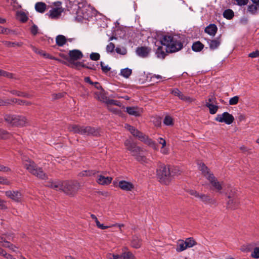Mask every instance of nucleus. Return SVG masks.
<instances>
[{
	"instance_id": "9",
	"label": "nucleus",
	"mask_w": 259,
	"mask_h": 259,
	"mask_svg": "<svg viewBox=\"0 0 259 259\" xmlns=\"http://www.w3.org/2000/svg\"><path fill=\"white\" fill-rule=\"evenodd\" d=\"M215 120L220 122H225L227 124H230L234 120V118L232 114L225 112L222 114H218L215 118Z\"/></svg>"
},
{
	"instance_id": "29",
	"label": "nucleus",
	"mask_w": 259,
	"mask_h": 259,
	"mask_svg": "<svg viewBox=\"0 0 259 259\" xmlns=\"http://www.w3.org/2000/svg\"><path fill=\"white\" fill-rule=\"evenodd\" d=\"M2 42L7 47L13 48V47H20L22 46V42H11L9 41L3 40Z\"/></svg>"
},
{
	"instance_id": "46",
	"label": "nucleus",
	"mask_w": 259,
	"mask_h": 259,
	"mask_svg": "<svg viewBox=\"0 0 259 259\" xmlns=\"http://www.w3.org/2000/svg\"><path fill=\"white\" fill-rule=\"evenodd\" d=\"M18 18L22 22H25L28 20V17L24 12L20 13L18 15Z\"/></svg>"
},
{
	"instance_id": "53",
	"label": "nucleus",
	"mask_w": 259,
	"mask_h": 259,
	"mask_svg": "<svg viewBox=\"0 0 259 259\" xmlns=\"http://www.w3.org/2000/svg\"><path fill=\"white\" fill-rule=\"evenodd\" d=\"M238 101L239 97L237 96H234L229 100V104L231 105H236L238 103Z\"/></svg>"
},
{
	"instance_id": "5",
	"label": "nucleus",
	"mask_w": 259,
	"mask_h": 259,
	"mask_svg": "<svg viewBox=\"0 0 259 259\" xmlns=\"http://www.w3.org/2000/svg\"><path fill=\"white\" fill-rule=\"evenodd\" d=\"M156 176L160 183L168 185L170 182V167L160 163L156 169Z\"/></svg>"
},
{
	"instance_id": "59",
	"label": "nucleus",
	"mask_w": 259,
	"mask_h": 259,
	"mask_svg": "<svg viewBox=\"0 0 259 259\" xmlns=\"http://www.w3.org/2000/svg\"><path fill=\"white\" fill-rule=\"evenodd\" d=\"M85 66L86 67H84L85 68L96 70V68L98 66V64L95 65V64H92L91 63H88L87 64H85Z\"/></svg>"
},
{
	"instance_id": "54",
	"label": "nucleus",
	"mask_w": 259,
	"mask_h": 259,
	"mask_svg": "<svg viewBox=\"0 0 259 259\" xmlns=\"http://www.w3.org/2000/svg\"><path fill=\"white\" fill-rule=\"evenodd\" d=\"M115 49V45L113 43L110 42L106 46V51L108 53H112Z\"/></svg>"
},
{
	"instance_id": "27",
	"label": "nucleus",
	"mask_w": 259,
	"mask_h": 259,
	"mask_svg": "<svg viewBox=\"0 0 259 259\" xmlns=\"http://www.w3.org/2000/svg\"><path fill=\"white\" fill-rule=\"evenodd\" d=\"M199 168L200 170L201 171L204 176L206 177L207 179H208V176L213 175V174L210 172L209 169L203 163H200L199 164Z\"/></svg>"
},
{
	"instance_id": "62",
	"label": "nucleus",
	"mask_w": 259,
	"mask_h": 259,
	"mask_svg": "<svg viewBox=\"0 0 259 259\" xmlns=\"http://www.w3.org/2000/svg\"><path fill=\"white\" fill-rule=\"evenodd\" d=\"M207 103H210L212 104L216 103V98L213 95H210L208 96V102Z\"/></svg>"
},
{
	"instance_id": "64",
	"label": "nucleus",
	"mask_w": 259,
	"mask_h": 259,
	"mask_svg": "<svg viewBox=\"0 0 259 259\" xmlns=\"http://www.w3.org/2000/svg\"><path fill=\"white\" fill-rule=\"evenodd\" d=\"M248 57L250 58H256L259 57V51L256 50L251 52L248 55Z\"/></svg>"
},
{
	"instance_id": "56",
	"label": "nucleus",
	"mask_w": 259,
	"mask_h": 259,
	"mask_svg": "<svg viewBox=\"0 0 259 259\" xmlns=\"http://www.w3.org/2000/svg\"><path fill=\"white\" fill-rule=\"evenodd\" d=\"M100 65L103 72L107 73L110 70V67L108 65H105L103 62H100Z\"/></svg>"
},
{
	"instance_id": "1",
	"label": "nucleus",
	"mask_w": 259,
	"mask_h": 259,
	"mask_svg": "<svg viewBox=\"0 0 259 259\" xmlns=\"http://www.w3.org/2000/svg\"><path fill=\"white\" fill-rule=\"evenodd\" d=\"M183 37L180 35L163 36L159 42L160 45H157L156 50L157 57L163 59L168 53H175L181 50L183 47Z\"/></svg>"
},
{
	"instance_id": "25",
	"label": "nucleus",
	"mask_w": 259,
	"mask_h": 259,
	"mask_svg": "<svg viewBox=\"0 0 259 259\" xmlns=\"http://www.w3.org/2000/svg\"><path fill=\"white\" fill-rule=\"evenodd\" d=\"M209 48L211 50L217 49L221 43V37H218L214 39L209 40L208 42Z\"/></svg>"
},
{
	"instance_id": "23",
	"label": "nucleus",
	"mask_w": 259,
	"mask_h": 259,
	"mask_svg": "<svg viewBox=\"0 0 259 259\" xmlns=\"http://www.w3.org/2000/svg\"><path fill=\"white\" fill-rule=\"evenodd\" d=\"M95 98L101 102L106 103L108 98L104 90L95 93Z\"/></svg>"
},
{
	"instance_id": "58",
	"label": "nucleus",
	"mask_w": 259,
	"mask_h": 259,
	"mask_svg": "<svg viewBox=\"0 0 259 259\" xmlns=\"http://www.w3.org/2000/svg\"><path fill=\"white\" fill-rule=\"evenodd\" d=\"M11 171V169L10 167L5 166L1 163H0V171L7 172Z\"/></svg>"
},
{
	"instance_id": "37",
	"label": "nucleus",
	"mask_w": 259,
	"mask_h": 259,
	"mask_svg": "<svg viewBox=\"0 0 259 259\" xmlns=\"http://www.w3.org/2000/svg\"><path fill=\"white\" fill-rule=\"evenodd\" d=\"M223 16L227 19H231L234 16V12L231 9H227L223 12Z\"/></svg>"
},
{
	"instance_id": "4",
	"label": "nucleus",
	"mask_w": 259,
	"mask_h": 259,
	"mask_svg": "<svg viewBox=\"0 0 259 259\" xmlns=\"http://www.w3.org/2000/svg\"><path fill=\"white\" fill-rule=\"evenodd\" d=\"M4 118V120L11 126L22 127L28 123L27 119L23 115L6 114Z\"/></svg>"
},
{
	"instance_id": "61",
	"label": "nucleus",
	"mask_w": 259,
	"mask_h": 259,
	"mask_svg": "<svg viewBox=\"0 0 259 259\" xmlns=\"http://www.w3.org/2000/svg\"><path fill=\"white\" fill-rule=\"evenodd\" d=\"M8 208L6 205V201L0 198V209L5 210Z\"/></svg>"
},
{
	"instance_id": "63",
	"label": "nucleus",
	"mask_w": 259,
	"mask_h": 259,
	"mask_svg": "<svg viewBox=\"0 0 259 259\" xmlns=\"http://www.w3.org/2000/svg\"><path fill=\"white\" fill-rule=\"evenodd\" d=\"M30 31H31V33L33 35H35L37 33V32H38V27H37V26L36 25H33L31 27Z\"/></svg>"
},
{
	"instance_id": "16",
	"label": "nucleus",
	"mask_w": 259,
	"mask_h": 259,
	"mask_svg": "<svg viewBox=\"0 0 259 259\" xmlns=\"http://www.w3.org/2000/svg\"><path fill=\"white\" fill-rule=\"evenodd\" d=\"M199 198L205 204L209 205H215L216 201L214 199L210 197L209 195L200 194Z\"/></svg>"
},
{
	"instance_id": "60",
	"label": "nucleus",
	"mask_w": 259,
	"mask_h": 259,
	"mask_svg": "<svg viewBox=\"0 0 259 259\" xmlns=\"http://www.w3.org/2000/svg\"><path fill=\"white\" fill-rule=\"evenodd\" d=\"M9 104H11L10 99L4 100L3 99H0V106H7Z\"/></svg>"
},
{
	"instance_id": "52",
	"label": "nucleus",
	"mask_w": 259,
	"mask_h": 259,
	"mask_svg": "<svg viewBox=\"0 0 259 259\" xmlns=\"http://www.w3.org/2000/svg\"><path fill=\"white\" fill-rule=\"evenodd\" d=\"M90 59L94 61H97L100 59V55L98 53H92L90 56Z\"/></svg>"
},
{
	"instance_id": "18",
	"label": "nucleus",
	"mask_w": 259,
	"mask_h": 259,
	"mask_svg": "<svg viewBox=\"0 0 259 259\" xmlns=\"http://www.w3.org/2000/svg\"><path fill=\"white\" fill-rule=\"evenodd\" d=\"M124 145L126 149L131 151L132 153H136L139 150V147L137 146L134 143H133L130 140H126L124 142Z\"/></svg>"
},
{
	"instance_id": "43",
	"label": "nucleus",
	"mask_w": 259,
	"mask_h": 259,
	"mask_svg": "<svg viewBox=\"0 0 259 259\" xmlns=\"http://www.w3.org/2000/svg\"><path fill=\"white\" fill-rule=\"evenodd\" d=\"M121 255L122 259H136L132 253L130 251L123 252Z\"/></svg>"
},
{
	"instance_id": "8",
	"label": "nucleus",
	"mask_w": 259,
	"mask_h": 259,
	"mask_svg": "<svg viewBox=\"0 0 259 259\" xmlns=\"http://www.w3.org/2000/svg\"><path fill=\"white\" fill-rule=\"evenodd\" d=\"M5 195L8 198L16 202H21L23 200V195L20 191H7Z\"/></svg>"
},
{
	"instance_id": "15",
	"label": "nucleus",
	"mask_w": 259,
	"mask_h": 259,
	"mask_svg": "<svg viewBox=\"0 0 259 259\" xmlns=\"http://www.w3.org/2000/svg\"><path fill=\"white\" fill-rule=\"evenodd\" d=\"M207 180L209 181L212 186L218 191H221L222 189L221 184L213 175L208 176Z\"/></svg>"
},
{
	"instance_id": "36",
	"label": "nucleus",
	"mask_w": 259,
	"mask_h": 259,
	"mask_svg": "<svg viewBox=\"0 0 259 259\" xmlns=\"http://www.w3.org/2000/svg\"><path fill=\"white\" fill-rule=\"evenodd\" d=\"M206 106L209 108V113L211 114H215L217 112L219 108L218 106L214 105L210 103H206Z\"/></svg>"
},
{
	"instance_id": "51",
	"label": "nucleus",
	"mask_w": 259,
	"mask_h": 259,
	"mask_svg": "<svg viewBox=\"0 0 259 259\" xmlns=\"http://www.w3.org/2000/svg\"><path fill=\"white\" fill-rule=\"evenodd\" d=\"M115 51L117 53L122 55H125L127 53V50L124 48H120L117 47L115 49Z\"/></svg>"
},
{
	"instance_id": "42",
	"label": "nucleus",
	"mask_w": 259,
	"mask_h": 259,
	"mask_svg": "<svg viewBox=\"0 0 259 259\" xmlns=\"http://www.w3.org/2000/svg\"><path fill=\"white\" fill-rule=\"evenodd\" d=\"M125 127L134 136H137V134H138L139 131H138L137 129L135 128L134 127L129 125V124H125Z\"/></svg>"
},
{
	"instance_id": "45",
	"label": "nucleus",
	"mask_w": 259,
	"mask_h": 259,
	"mask_svg": "<svg viewBox=\"0 0 259 259\" xmlns=\"http://www.w3.org/2000/svg\"><path fill=\"white\" fill-rule=\"evenodd\" d=\"M163 123L166 125H173V119L169 116H166L163 120Z\"/></svg>"
},
{
	"instance_id": "13",
	"label": "nucleus",
	"mask_w": 259,
	"mask_h": 259,
	"mask_svg": "<svg viewBox=\"0 0 259 259\" xmlns=\"http://www.w3.org/2000/svg\"><path fill=\"white\" fill-rule=\"evenodd\" d=\"M171 93L175 96L178 97L180 99L187 102H191L193 101L190 97L185 96L178 89H172Z\"/></svg>"
},
{
	"instance_id": "44",
	"label": "nucleus",
	"mask_w": 259,
	"mask_h": 259,
	"mask_svg": "<svg viewBox=\"0 0 259 259\" xmlns=\"http://www.w3.org/2000/svg\"><path fill=\"white\" fill-rule=\"evenodd\" d=\"M136 137L138 138L141 141L145 143H146V141L149 139L147 136L140 131L139 132L138 134H137Z\"/></svg>"
},
{
	"instance_id": "34",
	"label": "nucleus",
	"mask_w": 259,
	"mask_h": 259,
	"mask_svg": "<svg viewBox=\"0 0 259 259\" xmlns=\"http://www.w3.org/2000/svg\"><path fill=\"white\" fill-rule=\"evenodd\" d=\"M56 41L58 46L62 47L66 42V38L64 35H59L56 37Z\"/></svg>"
},
{
	"instance_id": "6",
	"label": "nucleus",
	"mask_w": 259,
	"mask_h": 259,
	"mask_svg": "<svg viewBox=\"0 0 259 259\" xmlns=\"http://www.w3.org/2000/svg\"><path fill=\"white\" fill-rule=\"evenodd\" d=\"M228 197L229 200L227 204V208L231 209H236L239 202L234 189L231 190V192L228 194Z\"/></svg>"
},
{
	"instance_id": "12",
	"label": "nucleus",
	"mask_w": 259,
	"mask_h": 259,
	"mask_svg": "<svg viewBox=\"0 0 259 259\" xmlns=\"http://www.w3.org/2000/svg\"><path fill=\"white\" fill-rule=\"evenodd\" d=\"M126 111L131 115L140 116L143 112V109L137 106L127 107Z\"/></svg>"
},
{
	"instance_id": "41",
	"label": "nucleus",
	"mask_w": 259,
	"mask_h": 259,
	"mask_svg": "<svg viewBox=\"0 0 259 259\" xmlns=\"http://www.w3.org/2000/svg\"><path fill=\"white\" fill-rule=\"evenodd\" d=\"M11 136L10 134L7 131L0 128V139H7Z\"/></svg>"
},
{
	"instance_id": "26",
	"label": "nucleus",
	"mask_w": 259,
	"mask_h": 259,
	"mask_svg": "<svg viewBox=\"0 0 259 259\" xmlns=\"http://www.w3.org/2000/svg\"><path fill=\"white\" fill-rule=\"evenodd\" d=\"M142 244V241L141 239L137 236H134L132 238L131 241V245L133 247L135 248H139L141 247Z\"/></svg>"
},
{
	"instance_id": "49",
	"label": "nucleus",
	"mask_w": 259,
	"mask_h": 259,
	"mask_svg": "<svg viewBox=\"0 0 259 259\" xmlns=\"http://www.w3.org/2000/svg\"><path fill=\"white\" fill-rule=\"evenodd\" d=\"M251 256L254 258H259V247H256L254 248Z\"/></svg>"
},
{
	"instance_id": "48",
	"label": "nucleus",
	"mask_w": 259,
	"mask_h": 259,
	"mask_svg": "<svg viewBox=\"0 0 259 259\" xmlns=\"http://www.w3.org/2000/svg\"><path fill=\"white\" fill-rule=\"evenodd\" d=\"M71 64H72L73 65L72 67H74L78 69H80V67L84 68V67H86L85 64H83V63L80 62H74Z\"/></svg>"
},
{
	"instance_id": "10",
	"label": "nucleus",
	"mask_w": 259,
	"mask_h": 259,
	"mask_svg": "<svg viewBox=\"0 0 259 259\" xmlns=\"http://www.w3.org/2000/svg\"><path fill=\"white\" fill-rule=\"evenodd\" d=\"M68 55V61L71 64L74 63L75 61L80 59L83 57V54L82 52L78 50H73L69 51Z\"/></svg>"
},
{
	"instance_id": "50",
	"label": "nucleus",
	"mask_w": 259,
	"mask_h": 259,
	"mask_svg": "<svg viewBox=\"0 0 259 259\" xmlns=\"http://www.w3.org/2000/svg\"><path fill=\"white\" fill-rule=\"evenodd\" d=\"M2 76L6 77L8 78L16 79V78L15 77V75L14 74L10 73V72H7L5 70H3Z\"/></svg>"
},
{
	"instance_id": "14",
	"label": "nucleus",
	"mask_w": 259,
	"mask_h": 259,
	"mask_svg": "<svg viewBox=\"0 0 259 259\" xmlns=\"http://www.w3.org/2000/svg\"><path fill=\"white\" fill-rule=\"evenodd\" d=\"M151 51V49L146 47H138L136 49L137 54L142 58H146L148 56Z\"/></svg>"
},
{
	"instance_id": "3",
	"label": "nucleus",
	"mask_w": 259,
	"mask_h": 259,
	"mask_svg": "<svg viewBox=\"0 0 259 259\" xmlns=\"http://www.w3.org/2000/svg\"><path fill=\"white\" fill-rule=\"evenodd\" d=\"M67 129L69 132L87 136L97 137L100 135V131L91 126H82L78 124H70Z\"/></svg>"
},
{
	"instance_id": "11",
	"label": "nucleus",
	"mask_w": 259,
	"mask_h": 259,
	"mask_svg": "<svg viewBox=\"0 0 259 259\" xmlns=\"http://www.w3.org/2000/svg\"><path fill=\"white\" fill-rule=\"evenodd\" d=\"M146 151L139 147V150L136 153L133 152L132 155L134 156L137 160L141 163H146L147 158L145 156Z\"/></svg>"
},
{
	"instance_id": "21",
	"label": "nucleus",
	"mask_w": 259,
	"mask_h": 259,
	"mask_svg": "<svg viewBox=\"0 0 259 259\" xmlns=\"http://www.w3.org/2000/svg\"><path fill=\"white\" fill-rule=\"evenodd\" d=\"M62 12L61 9L59 8H54L49 11V16L52 19L58 18L60 16Z\"/></svg>"
},
{
	"instance_id": "19",
	"label": "nucleus",
	"mask_w": 259,
	"mask_h": 259,
	"mask_svg": "<svg viewBox=\"0 0 259 259\" xmlns=\"http://www.w3.org/2000/svg\"><path fill=\"white\" fill-rule=\"evenodd\" d=\"M32 174L38 178L42 180H46L48 179V176L43 171L42 168L39 167L38 166L35 168L34 171Z\"/></svg>"
},
{
	"instance_id": "30",
	"label": "nucleus",
	"mask_w": 259,
	"mask_h": 259,
	"mask_svg": "<svg viewBox=\"0 0 259 259\" xmlns=\"http://www.w3.org/2000/svg\"><path fill=\"white\" fill-rule=\"evenodd\" d=\"M184 243L186 249L192 247L197 244V242L195 241V240L193 238L191 237L186 238L185 241L184 240Z\"/></svg>"
},
{
	"instance_id": "7",
	"label": "nucleus",
	"mask_w": 259,
	"mask_h": 259,
	"mask_svg": "<svg viewBox=\"0 0 259 259\" xmlns=\"http://www.w3.org/2000/svg\"><path fill=\"white\" fill-rule=\"evenodd\" d=\"M22 160L24 167L31 174L34 171L35 168L37 167L33 161L25 156L22 157Z\"/></svg>"
},
{
	"instance_id": "35",
	"label": "nucleus",
	"mask_w": 259,
	"mask_h": 259,
	"mask_svg": "<svg viewBox=\"0 0 259 259\" xmlns=\"http://www.w3.org/2000/svg\"><path fill=\"white\" fill-rule=\"evenodd\" d=\"M204 48V45L199 41L193 43L192 49L195 52H200Z\"/></svg>"
},
{
	"instance_id": "55",
	"label": "nucleus",
	"mask_w": 259,
	"mask_h": 259,
	"mask_svg": "<svg viewBox=\"0 0 259 259\" xmlns=\"http://www.w3.org/2000/svg\"><path fill=\"white\" fill-rule=\"evenodd\" d=\"M146 144L150 146L151 147H152L153 149H154L155 150L157 149V146L156 144L150 139H148V140L146 141Z\"/></svg>"
},
{
	"instance_id": "38",
	"label": "nucleus",
	"mask_w": 259,
	"mask_h": 259,
	"mask_svg": "<svg viewBox=\"0 0 259 259\" xmlns=\"http://www.w3.org/2000/svg\"><path fill=\"white\" fill-rule=\"evenodd\" d=\"M183 240H179L178 241L176 250L177 252H182L186 250Z\"/></svg>"
},
{
	"instance_id": "20",
	"label": "nucleus",
	"mask_w": 259,
	"mask_h": 259,
	"mask_svg": "<svg viewBox=\"0 0 259 259\" xmlns=\"http://www.w3.org/2000/svg\"><path fill=\"white\" fill-rule=\"evenodd\" d=\"M247 12L252 15H256L259 11V2L252 3V4L249 5L247 7Z\"/></svg>"
},
{
	"instance_id": "33",
	"label": "nucleus",
	"mask_w": 259,
	"mask_h": 259,
	"mask_svg": "<svg viewBox=\"0 0 259 259\" xmlns=\"http://www.w3.org/2000/svg\"><path fill=\"white\" fill-rule=\"evenodd\" d=\"M35 10L39 13H44L46 9V5L42 2H38L35 6Z\"/></svg>"
},
{
	"instance_id": "32",
	"label": "nucleus",
	"mask_w": 259,
	"mask_h": 259,
	"mask_svg": "<svg viewBox=\"0 0 259 259\" xmlns=\"http://www.w3.org/2000/svg\"><path fill=\"white\" fill-rule=\"evenodd\" d=\"M98 171L95 170H83L78 174L79 177H90L96 175Z\"/></svg>"
},
{
	"instance_id": "17",
	"label": "nucleus",
	"mask_w": 259,
	"mask_h": 259,
	"mask_svg": "<svg viewBox=\"0 0 259 259\" xmlns=\"http://www.w3.org/2000/svg\"><path fill=\"white\" fill-rule=\"evenodd\" d=\"M119 187L124 191H131L134 188V186L131 182L125 181H121L118 184Z\"/></svg>"
},
{
	"instance_id": "24",
	"label": "nucleus",
	"mask_w": 259,
	"mask_h": 259,
	"mask_svg": "<svg viewBox=\"0 0 259 259\" xmlns=\"http://www.w3.org/2000/svg\"><path fill=\"white\" fill-rule=\"evenodd\" d=\"M112 178L110 177H105L100 175L97 180L98 184L102 185H108L111 183Z\"/></svg>"
},
{
	"instance_id": "40",
	"label": "nucleus",
	"mask_w": 259,
	"mask_h": 259,
	"mask_svg": "<svg viewBox=\"0 0 259 259\" xmlns=\"http://www.w3.org/2000/svg\"><path fill=\"white\" fill-rule=\"evenodd\" d=\"M132 73V69H129L128 68L122 69L120 71L121 75L125 78H128L131 75Z\"/></svg>"
},
{
	"instance_id": "31",
	"label": "nucleus",
	"mask_w": 259,
	"mask_h": 259,
	"mask_svg": "<svg viewBox=\"0 0 259 259\" xmlns=\"http://www.w3.org/2000/svg\"><path fill=\"white\" fill-rule=\"evenodd\" d=\"M182 171L178 167L175 166L170 168V181H171L172 178L173 177L180 175Z\"/></svg>"
},
{
	"instance_id": "28",
	"label": "nucleus",
	"mask_w": 259,
	"mask_h": 259,
	"mask_svg": "<svg viewBox=\"0 0 259 259\" xmlns=\"http://www.w3.org/2000/svg\"><path fill=\"white\" fill-rule=\"evenodd\" d=\"M12 94L17 96L18 97H22L27 98H31L32 96L29 94L25 92H22L17 90H11L9 91Z\"/></svg>"
},
{
	"instance_id": "39",
	"label": "nucleus",
	"mask_w": 259,
	"mask_h": 259,
	"mask_svg": "<svg viewBox=\"0 0 259 259\" xmlns=\"http://www.w3.org/2000/svg\"><path fill=\"white\" fill-rule=\"evenodd\" d=\"M105 103L107 105V106H110L111 105H116L120 107L121 106V103L120 102L117 100L109 99V98L107 99Z\"/></svg>"
},
{
	"instance_id": "57",
	"label": "nucleus",
	"mask_w": 259,
	"mask_h": 259,
	"mask_svg": "<svg viewBox=\"0 0 259 259\" xmlns=\"http://www.w3.org/2000/svg\"><path fill=\"white\" fill-rule=\"evenodd\" d=\"M33 50L35 51L36 53L40 54L41 55L44 56L47 58L49 57V55L48 54L45 53L42 50H39L37 49L34 47H32Z\"/></svg>"
},
{
	"instance_id": "2",
	"label": "nucleus",
	"mask_w": 259,
	"mask_h": 259,
	"mask_svg": "<svg viewBox=\"0 0 259 259\" xmlns=\"http://www.w3.org/2000/svg\"><path fill=\"white\" fill-rule=\"evenodd\" d=\"M47 186L56 190H61L68 195H75L80 188L77 181H54L49 182Z\"/></svg>"
},
{
	"instance_id": "47",
	"label": "nucleus",
	"mask_w": 259,
	"mask_h": 259,
	"mask_svg": "<svg viewBox=\"0 0 259 259\" xmlns=\"http://www.w3.org/2000/svg\"><path fill=\"white\" fill-rule=\"evenodd\" d=\"M106 257L107 259H122L121 255H115L111 253H108Z\"/></svg>"
},
{
	"instance_id": "22",
	"label": "nucleus",
	"mask_w": 259,
	"mask_h": 259,
	"mask_svg": "<svg viewBox=\"0 0 259 259\" xmlns=\"http://www.w3.org/2000/svg\"><path fill=\"white\" fill-rule=\"evenodd\" d=\"M217 30V26L214 24H210L205 28L204 31L210 35L214 36Z\"/></svg>"
}]
</instances>
